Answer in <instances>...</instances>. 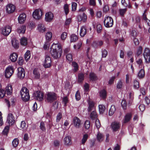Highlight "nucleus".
Listing matches in <instances>:
<instances>
[{
	"instance_id": "20",
	"label": "nucleus",
	"mask_w": 150,
	"mask_h": 150,
	"mask_svg": "<svg viewBox=\"0 0 150 150\" xmlns=\"http://www.w3.org/2000/svg\"><path fill=\"white\" fill-rule=\"evenodd\" d=\"M63 142L65 145H71L72 144L71 138L69 136H67L64 139Z\"/></svg>"
},
{
	"instance_id": "22",
	"label": "nucleus",
	"mask_w": 150,
	"mask_h": 150,
	"mask_svg": "<svg viewBox=\"0 0 150 150\" xmlns=\"http://www.w3.org/2000/svg\"><path fill=\"white\" fill-rule=\"evenodd\" d=\"M86 16L84 13H83L82 14L79 15L77 17V19L79 21H82L85 22L86 21Z\"/></svg>"
},
{
	"instance_id": "49",
	"label": "nucleus",
	"mask_w": 150,
	"mask_h": 150,
	"mask_svg": "<svg viewBox=\"0 0 150 150\" xmlns=\"http://www.w3.org/2000/svg\"><path fill=\"white\" fill-rule=\"evenodd\" d=\"M121 106L122 108L124 110H125L127 109V103L125 99H123L121 102Z\"/></svg>"
},
{
	"instance_id": "18",
	"label": "nucleus",
	"mask_w": 150,
	"mask_h": 150,
	"mask_svg": "<svg viewBox=\"0 0 150 150\" xmlns=\"http://www.w3.org/2000/svg\"><path fill=\"white\" fill-rule=\"evenodd\" d=\"M6 94L7 95H11L13 92L12 86L11 84H8L6 88V91H5Z\"/></svg>"
},
{
	"instance_id": "34",
	"label": "nucleus",
	"mask_w": 150,
	"mask_h": 150,
	"mask_svg": "<svg viewBox=\"0 0 150 150\" xmlns=\"http://www.w3.org/2000/svg\"><path fill=\"white\" fill-rule=\"evenodd\" d=\"M89 78L90 80L92 81H95L98 79L96 75L93 73H91L90 74Z\"/></svg>"
},
{
	"instance_id": "11",
	"label": "nucleus",
	"mask_w": 150,
	"mask_h": 150,
	"mask_svg": "<svg viewBox=\"0 0 150 150\" xmlns=\"http://www.w3.org/2000/svg\"><path fill=\"white\" fill-rule=\"evenodd\" d=\"M15 6L12 4H8L6 6V11L8 13H12L15 11Z\"/></svg>"
},
{
	"instance_id": "13",
	"label": "nucleus",
	"mask_w": 150,
	"mask_h": 150,
	"mask_svg": "<svg viewBox=\"0 0 150 150\" xmlns=\"http://www.w3.org/2000/svg\"><path fill=\"white\" fill-rule=\"evenodd\" d=\"M15 121V118L13 115L11 113H9L8 115L6 122L9 125H13Z\"/></svg>"
},
{
	"instance_id": "58",
	"label": "nucleus",
	"mask_w": 150,
	"mask_h": 150,
	"mask_svg": "<svg viewBox=\"0 0 150 150\" xmlns=\"http://www.w3.org/2000/svg\"><path fill=\"white\" fill-rule=\"evenodd\" d=\"M81 43L80 42H79L77 45H74V48L76 50H77L79 49L81 46Z\"/></svg>"
},
{
	"instance_id": "53",
	"label": "nucleus",
	"mask_w": 150,
	"mask_h": 150,
	"mask_svg": "<svg viewBox=\"0 0 150 150\" xmlns=\"http://www.w3.org/2000/svg\"><path fill=\"white\" fill-rule=\"evenodd\" d=\"M84 75L82 73H80L78 75V81L79 82H82L83 80Z\"/></svg>"
},
{
	"instance_id": "17",
	"label": "nucleus",
	"mask_w": 150,
	"mask_h": 150,
	"mask_svg": "<svg viewBox=\"0 0 150 150\" xmlns=\"http://www.w3.org/2000/svg\"><path fill=\"white\" fill-rule=\"evenodd\" d=\"M134 93L132 91H129L127 95V100L129 104H131L134 99Z\"/></svg>"
},
{
	"instance_id": "35",
	"label": "nucleus",
	"mask_w": 150,
	"mask_h": 150,
	"mask_svg": "<svg viewBox=\"0 0 150 150\" xmlns=\"http://www.w3.org/2000/svg\"><path fill=\"white\" fill-rule=\"evenodd\" d=\"M12 44L13 46L15 48H17L18 47V42L15 39H14L12 40Z\"/></svg>"
},
{
	"instance_id": "2",
	"label": "nucleus",
	"mask_w": 150,
	"mask_h": 150,
	"mask_svg": "<svg viewBox=\"0 0 150 150\" xmlns=\"http://www.w3.org/2000/svg\"><path fill=\"white\" fill-rule=\"evenodd\" d=\"M22 99L25 101H28L30 99L29 91L25 87L22 88L20 91Z\"/></svg>"
},
{
	"instance_id": "19",
	"label": "nucleus",
	"mask_w": 150,
	"mask_h": 150,
	"mask_svg": "<svg viewBox=\"0 0 150 150\" xmlns=\"http://www.w3.org/2000/svg\"><path fill=\"white\" fill-rule=\"evenodd\" d=\"M104 135L102 133L98 131L96 135V139L99 142L103 141L104 139Z\"/></svg>"
},
{
	"instance_id": "44",
	"label": "nucleus",
	"mask_w": 150,
	"mask_h": 150,
	"mask_svg": "<svg viewBox=\"0 0 150 150\" xmlns=\"http://www.w3.org/2000/svg\"><path fill=\"white\" fill-rule=\"evenodd\" d=\"M99 109L100 114H103L105 110V106L103 105H99Z\"/></svg>"
},
{
	"instance_id": "14",
	"label": "nucleus",
	"mask_w": 150,
	"mask_h": 150,
	"mask_svg": "<svg viewBox=\"0 0 150 150\" xmlns=\"http://www.w3.org/2000/svg\"><path fill=\"white\" fill-rule=\"evenodd\" d=\"M18 73L17 76L19 78L23 79L25 76V72L24 69L22 67H19L18 69Z\"/></svg>"
},
{
	"instance_id": "56",
	"label": "nucleus",
	"mask_w": 150,
	"mask_h": 150,
	"mask_svg": "<svg viewBox=\"0 0 150 150\" xmlns=\"http://www.w3.org/2000/svg\"><path fill=\"white\" fill-rule=\"evenodd\" d=\"M64 9L66 15H67L69 13V6L68 4H65L64 6Z\"/></svg>"
},
{
	"instance_id": "6",
	"label": "nucleus",
	"mask_w": 150,
	"mask_h": 150,
	"mask_svg": "<svg viewBox=\"0 0 150 150\" xmlns=\"http://www.w3.org/2000/svg\"><path fill=\"white\" fill-rule=\"evenodd\" d=\"M51 59L50 56L47 54H46L45 58L43 62V65L45 68L50 67L51 65Z\"/></svg>"
},
{
	"instance_id": "50",
	"label": "nucleus",
	"mask_w": 150,
	"mask_h": 150,
	"mask_svg": "<svg viewBox=\"0 0 150 150\" xmlns=\"http://www.w3.org/2000/svg\"><path fill=\"white\" fill-rule=\"evenodd\" d=\"M52 36V34L50 32H47L46 35V39L48 40H50L51 39Z\"/></svg>"
},
{
	"instance_id": "25",
	"label": "nucleus",
	"mask_w": 150,
	"mask_h": 150,
	"mask_svg": "<svg viewBox=\"0 0 150 150\" xmlns=\"http://www.w3.org/2000/svg\"><path fill=\"white\" fill-rule=\"evenodd\" d=\"M88 112H90L93 110L94 108V103L91 101L88 100Z\"/></svg>"
},
{
	"instance_id": "59",
	"label": "nucleus",
	"mask_w": 150,
	"mask_h": 150,
	"mask_svg": "<svg viewBox=\"0 0 150 150\" xmlns=\"http://www.w3.org/2000/svg\"><path fill=\"white\" fill-rule=\"evenodd\" d=\"M50 46V43L48 42H45L43 46V48L45 50H48Z\"/></svg>"
},
{
	"instance_id": "24",
	"label": "nucleus",
	"mask_w": 150,
	"mask_h": 150,
	"mask_svg": "<svg viewBox=\"0 0 150 150\" xmlns=\"http://www.w3.org/2000/svg\"><path fill=\"white\" fill-rule=\"evenodd\" d=\"M33 76L36 79H39L40 76L39 70L38 69H34L33 71Z\"/></svg>"
},
{
	"instance_id": "54",
	"label": "nucleus",
	"mask_w": 150,
	"mask_h": 150,
	"mask_svg": "<svg viewBox=\"0 0 150 150\" xmlns=\"http://www.w3.org/2000/svg\"><path fill=\"white\" fill-rule=\"evenodd\" d=\"M62 117V114L61 112H59L56 117V122H59Z\"/></svg>"
},
{
	"instance_id": "45",
	"label": "nucleus",
	"mask_w": 150,
	"mask_h": 150,
	"mask_svg": "<svg viewBox=\"0 0 150 150\" xmlns=\"http://www.w3.org/2000/svg\"><path fill=\"white\" fill-rule=\"evenodd\" d=\"M90 117L92 120L95 119L97 118V115L96 112L95 110L93 111L91 113L90 115Z\"/></svg>"
},
{
	"instance_id": "27",
	"label": "nucleus",
	"mask_w": 150,
	"mask_h": 150,
	"mask_svg": "<svg viewBox=\"0 0 150 150\" xmlns=\"http://www.w3.org/2000/svg\"><path fill=\"white\" fill-rule=\"evenodd\" d=\"M18 58V55L15 53H13L11 54L9 57V58L10 60L12 62H16Z\"/></svg>"
},
{
	"instance_id": "36",
	"label": "nucleus",
	"mask_w": 150,
	"mask_h": 150,
	"mask_svg": "<svg viewBox=\"0 0 150 150\" xmlns=\"http://www.w3.org/2000/svg\"><path fill=\"white\" fill-rule=\"evenodd\" d=\"M20 43L22 45H26L28 43L27 39L25 37H22L21 39Z\"/></svg>"
},
{
	"instance_id": "62",
	"label": "nucleus",
	"mask_w": 150,
	"mask_h": 150,
	"mask_svg": "<svg viewBox=\"0 0 150 150\" xmlns=\"http://www.w3.org/2000/svg\"><path fill=\"white\" fill-rule=\"evenodd\" d=\"M142 47H139L137 50L136 54L138 56L141 54L142 52Z\"/></svg>"
},
{
	"instance_id": "21",
	"label": "nucleus",
	"mask_w": 150,
	"mask_h": 150,
	"mask_svg": "<svg viewBox=\"0 0 150 150\" xmlns=\"http://www.w3.org/2000/svg\"><path fill=\"white\" fill-rule=\"evenodd\" d=\"M26 18V15L24 13L21 14L18 18V21L20 23H23L25 21Z\"/></svg>"
},
{
	"instance_id": "31",
	"label": "nucleus",
	"mask_w": 150,
	"mask_h": 150,
	"mask_svg": "<svg viewBox=\"0 0 150 150\" xmlns=\"http://www.w3.org/2000/svg\"><path fill=\"white\" fill-rule=\"evenodd\" d=\"M137 63L139 65L140 68H144L142 59V58H138L137 59Z\"/></svg>"
},
{
	"instance_id": "61",
	"label": "nucleus",
	"mask_w": 150,
	"mask_h": 150,
	"mask_svg": "<svg viewBox=\"0 0 150 150\" xmlns=\"http://www.w3.org/2000/svg\"><path fill=\"white\" fill-rule=\"evenodd\" d=\"M76 99L77 100H79L81 98L80 93L79 91H77L75 94Z\"/></svg>"
},
{
	"instance_id": "64",
	"label": "nucleus",
	"mask_w": 150,
	"mask_h": 150,
	"mask_svg": "<svg viewBox=\"0 0 150 150\" xmlns=\"http://www.w3.org/2000/svg\"><path fill=\"white\" fill-rule=\"evenodd\" d=\"M6 93L4 90L0 89V98H3L5 95Z\"/></svg>"
},
{
	"instance_id": "38",
	"label": "nucleus",
	"mask_w": 150,
	"mask_h": 150,
	"mask_svg": "<svg viewBox=\"0 0 150 150\" xmlns=\"http://www.w3.org/2000/svg\"><path fill=\"white\" fill-rule=\"evenodd\" d=\"M103 42L102 41H95L93 42V45L95 47L97 46H101L103 44Z\"/></svg>"
},
{
	"instance_id": "33",
	"label": "nucleus",
	"mask_w": 150,
	"mask_h": 150,
	"mask_svg": "<svg viewBox=\"0 0 150 150\" xmlns=\"http://www.w3.org/2000/svg\"><path fill=\"white\" fill-rule=\"evenodd\" d=\"M100 96L103 98H105L106 96V92L104 89L101 90L100 92Z\"/></svg>"
},
{
	"instance_id": "10",
	"label": "nucleus",
	"mask_w": 150,
	"mask_h": 150,
	"mask_svg": "<svg viewBox=\"0 0 150 150\" xmlns=\"http://www.w3.org/2000/svg\"><path fill=\"white\" fill-rule=\"evenodd\" d=\"M110 127L113 132H116L120 128L121 124L119 122L115 121L111 123Z\"/></svg>"
},
{
	"instance_id": "26",
	"label": "nucleus",
	"mask_w": 150,
	"mask_h": 150,
	"mask_svg": "<svg viewBox=\"0 0 150 150\" xmlns=\"http://www.w3.org/2000/svg\"><path fill=\"white\" fill-rule=\"evenodd\" d=\"M26 27L25 25H22L19 27L17 29V32L19 34H23L25 31Z\"/></svg>"
},
{
	"instance_id": "8",
	"label": "nucleus",
	"mask_w": 150,
	"mask_h": 150,
	"mask_svg": "<svg viewBox=\"0 0 150 150\" xmlns=\"http://www.w3.org/2000/svg\"><path fill=\"white\" fill-rule=\"evenodd\" d=\"M34 96L35 99L39 101L43 100L44 93L42 91H37L34 93Z\"/></svg>"
},
{
	"instance_id": "43",
	"label": "nucleus",
	"mask_w": 150,
	"mask_h": 150,
	"mask_svg": "<svg viewBox=\"0 0 150 150\" xmlns=\"http://www.w3.org/2000/svg\"><path fill=\"white\" fill-rule=\"evenodd\" d=\"M19 143V140L18 138L14 139L12 141V144L14 147H16Z\"/></svg>"
},
{
	"instance_id": "37",
	"label": "nucleus",
	"mask_w": 150,
	"mask_h": 150,
	"mask_svg": "<svg viewBox=\"0 0 150 150\" xmlns=\"http://www.w3.org/2000/svg\"><path fill=\"white\" fill-rule=\"evenodd\" d=\"M145 76V72L144 69L142 68L139 71L138 74V76L140 78H143Z\"/></svg>"
},
{
	"instance_id": "7",
	"label": "nucleus",
	"mask_w": 150,
	"mask_h": 150,
	"mask_svg": "<svg viewBox=\"0 0 150 150\" xmlns=\"http://www.w3.org/2000/svg\"><path fill=\"white\" fill-rule=\"evenodd\" d=\"M14 72V68L12 66H9L5 71V76L7 78H10Z\"/></svg>"
},
{
	"instance_id": "41",
	"label": "nucleus",
	"mask_w": 150,
	"mask_h": 150,
	"mask_svg": "<svg viewBox=\"0 0 150 150\" xmlns=\"http://www.w3.org/2000/svg\"><path fill=\"white\" fill-rule=\"evenodd\" d=\"M96 29L97 33H101L102 29L101 25L99 23H97L96 25Z\"/></svg>"
},
{
	"instance_id": "1",
	"label": "nucleus",
	"mask_w": 150,
	"mask_h": 150,
	"mask_svg": "<svg viewBox=\"0 0 150 150\" xmlns=\"http://www.w3.org/2000/svg\"><path fill=\"white\" fill-rule=\"evenodd\" d=\"M57 44L53 43L50 48L51 55L55 59L59 58L62 52L61 45L59 44L57 45Z\"/></svg>"
},
{
	"instance_id": "16",
	"label": "nucleus",
	"mask_w": 150,
	"mask_h": 150,
	"mask_svg": "<svg viewBox=\"0 0 150 150\" xmlns=\"http://www.w3.org/2000/svg\"><path fill=\"white\" fill-rule=\"evenodd\" d=\"M73 123L75 127L79 128L81 125V121L77 117H75L73 119Z\"/></svg>"
},
{
	"instance_id": "5",
	"label": "nucleus",
	"mask_w": 150,
	"mask_h": 150,
	"mask_svg": "<svg viewBox=\"0 0 150 150\" xmlns=\"http://www.w3.org/2000/svg\"><path fill=\"white\" fill-rule=\"evenodd\" d=\"M42 15V11L40 9H35L33 13V18L36 20H39Z\"/></svg>"
},
{
	"instance_id": "32",
	"label": "nucleus",
	"mask_w": 150,
	"mask_h": 150,
	"mask_svg": "<svg viewBox=\"0 0 150 150\" xmlns=\"http://www.w3.org/2000/svg\"><path fill=\"white\" fill-rule=\"evenodd\" d=\"M116 110V109L115 105H112L109 110V115L110 116L112 115Z\"/></svg>"
},
{
	"instance_id": "47",
	"label": "nucleus",
	"mask_w": 150,
	"mask_h": 150,
	"mask_svg": "<svg viewBox=\"0 0 150 150\" xmlns=\"http://www.w3.org/2000/svg\"><path fill=\"white\" fill-rule=\"evenodd\" d=\"M67 35V33L66 32H63L61 35V39L62 41H64Z\"/></svg>"
},
{
	"instance_id": "51",
	"label": "nucleus",
	"mask_w": 150,
	"mask_h": 150,
	"mask_svg": "<svg viewBox=\"0 0 150 150\" xmlns=\"http://www.w3.org/2000/svg\"><path fill=\"white\" fill-rule=\"evenodd\" d=\"M143 18L144 20L147 23V25L150 26V20L148 19L146 16V15L144 13L143 15Z\"/></svg>"
},
{
	"instance_id": "12",
	"label": "nucleus",
	"mask_w": 150,
	"mask_h": 150,
	"mask_svg": "<svg viewBox=\"0 0 150 150\" xmlns=\"http://www.w3.org/2000/svg\"><path fill=\"white\" fill-rule=\"evenodd\" d=\"M11 27L7 25L2 28L1 33L4 35L8 36L11 33Z\"/></svg>"
},
{
	"instance_id": "15",
	"label": "nucleus",
	"mask_w": 150,
	"mask_h": 150,
	"mask_svg": "<svg viewBox=\"0 0 150 150\" xmlns=\"http://www.w3.org/2000/svg\"><path fill=\"white\" fill-rule=\"evenodd\" d=\"M54 15L51 12H50L46 13L45 15V20L47 22H50L54 18Z\"/></svg>"
},
{
	"instance_id": "29",
	"label": "nucleus",
	"mask_w": 150,
	"mask_h": 150,
	"mask_svg": "<svg viewBox=\"0 0 150 150\" xmlns=\"http://www.w3.org/2000/svg\"><path fill=\"white\" fill-rule=\"evenodd\" d=\"M86 33V27L84 26L81 27L80 29V35L82 37H83Z\"/></svg>"
},
{
	"instance_id": "39",
	"label": "nucleus",
	"mask_w": 150,
	"mask_h": 150,
	"mask_svg": "<svg viewBox=\"0 0 150 150\" xmlns=\"http://www.w3.org/2000/svg\"><path fill=\"white\" fill-rule=\"evenodd\" d=\"M30 51L29 50L27 51L24 55V58L25 60L27 61L28 60L30 59Z\"/></svg>"
},
{
	"instance_id": "42",
	"label": "nucleus",
	"mask_w": 150,
	"mask_h": 150,
	"mask_svg": "<svg viewBox=\"0 0 150 150\" xmlns=\"http://www.w3.org/2000/svg\"><path fill=\"white\" fill-rule=\"evenodd\" d=\"M66 57L67 60L69 63L72 61V56L71 54L69 53L67 54Z\"/></svg>"
},
{
	"instance_id": "63",
	"label": "nucleus",
	"mask_w": 150,
	"mask_h": 150,
	"mask_svg": "<svg viewBox=\"0 0 150 150\" xmlns=\"http://www.w3.org/2000/svg\"><path fill=\"white\" fill-rule=\"evenodd\" d=\"M122 86V82L121 80H119L117 84V87L118 88H121Z\"/></svg>"
},
{
	"instance_id": "9",
	"label": "nucleus",
	"mask_w": 150,
	"mask_h": 150,
	"mask_svg": "<svg viewBox=\"0 0 150 150\" xmlns=\"http://www.w3.org/2000/svg\"><path fill=\"white\" fill-rule=\"evenodd\" d=\"M143 56L145 62L146 63H149L150 62V50L149 48H145Z\"/></svg>"
},
{
	"instance_id": "30",
	"label": "nucleus",
	"mask_w": 150,
	"mask_h": 150,
	"mask_svg": "<svg viewBox=\"0 0 150 150\" xmlns=\"http://www.w3.org/2000/svg\"><path fill=\"white\" fill-rule=\"evenodd\" d=\"M72 67L73 70L74 72L78 71L79 68L78 64L75 62H73L72 63Z\"/></svg>"
},
{
	"instance_id": "40",
	"label": "nucleus",
	"mask_w": 150,
	"mask_h": 150,
	"mask_svg": "<svg viewBox=\"0 0 150 150\" xmlns=\"http://www.w3.org/2000/svg\"><path fill=\"white\" fill-rule=\"evenodd\" d=\"M129 1H121L122 4L125 7L128 6L129 8L131 7V6L129 4Z\"/></svg>"
},
{
	"instance_id": "4",
	"label": "nucleus",
	"mask_w": 150,
	"mask_h": 150,
	"mask_svg": "<svg viewBox=\"0 0 150 150\" xmlns=\"http://www.w3.org/2000/svg\"><path fill=\"white\" fill-rule=\"evenodd\" d=\"M105 26L106 28L112 27L113 24V21L112 18L108 16L105 17L104 21Z\"/></svg>"
},
{
	"instance_id": "23",
	"label": "nucleus",
	"mask_w": 150,
	"mask_h": 150,
	"mask_svg": "<svg viewBox=\"0 0 150 150\" xmlns=\"http://www.w3.org/2000/svg\"><path fill=\"white\" fill-rule=\"evenodd\" d=\"M37 30L40 33H43L46 31V28L43 23H40L37 26Z\"/></svg>"
},
{
	"instance_id": "57",
	"label": "nucleus",
	"mask_w": 150,
	"mask_h": 150,
	"mask_svg": "<svg viewBox=\"0 0 150 150\" xmlns=\"http://www.w3.org/2000/svg\"><path fill=\"white\" fill-rule=\"evenodd\" d=\"M134 86L135 88L138 89L139 87V83L137 80H134Z\"/></svg>"
},
{
	"instance_id": "60",
	"label": "nucleus",
	"mask_w": 150,
	"mask_h": 150,
	"mask_svg": "<svg viewBox=\"0 0 150 150\" xmlns=\"http://www.w3.org/2000/svg\"><path fill=\"white\" fill-rule=\"evenodd\" d=\"M26 127V123L24 121H22L21 122L20 128V129H25Z\"/></svg>"
},
{
	"instance_id": "28",
	"label": "nucleus",
	"mask_w": 150,
	"mask_h": 150,
	"mask_svg": "<svg viewBox=\"0 0 150 150\" xmlns=\"http://www.w3.org/2000/svg\"><path fill=\"white\" fill-rule=\"evenodd\" d=\"M132 117V114L131 113H127L125 116L124 122L126 123L130 121Z\"/></svg>"
},
{
	"instance_id": "46",
	"label": "nucleus",
	"mask_w": 150,
	"mask_h": 150,
	"mask_svg": "<svg viewBox=\"0 0 150 150\" xmlns=\"http://www.w3.org/2000/svg\"><path fill=\"white\" fill-rule=\"evenodd\" d=\"M78 39V37L75 34H72L71 36V42H75Z\"/></svg>"
},
{
	"instance_id": "55",
	"label": "nucleus",
	"mask_w": 150,
	"mask_h": 150,
	"mask_svg": "<svg viewBox=\"0 0 150 150\" xmlns=\"http://www.w3.org/2000/svg\"><path fill=\"white\" fill-rule=\"evenodd\" d=\"M9 125H7L5 127L3 130V133L4 134H7L9 129Z\"/></svg>"
},
{
	"instance_id": "3",
	"label": "nucleus",
	"mask_w": 150,
	"mask_h": 150,
	"mask_svg": "<svg viewBox=\"0 0 150 150\" xmlns=\"http://www.w3.org/2000/svg\"><path fill=\"white\" fill-rule=\"evenodd\" d=\"M46 99L48 102L51 103L57 99L56 95L54 92H48L46 94Z\"/></svg>"
},
{
	"instance_id": "52",
	"label": "nucleus",
	"mask_w": 150,
	"mask_h": 150,
	"mask_svg": "<svg viewBox=\"0 0 150 150\" xmlns=\"http://www.w3.org/2000/svg\"><path fill=\"white\" fill-rule=\"evenodd\" d=\"M84 125L85 129H88L90 127V121L88 120H86L84 123Z\"/></svg>"
},
{
	"instance_id": "48",
	"label": "nucleus",
	"mask_w": 150,
	"mask_h": 150,
	"mask_svg": "<svg viewBox=\"0 0 150 150\" xmlns=\"http://www.w3.org/2000/svg\"><path fill=\"white\" fill-rule=\"evenodd\" d=\"M88 135L87 134H84L81 140L82 143L83 144H84L86 142L88 138Z\"/></svg>"
}]
</instances>
